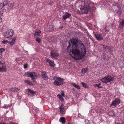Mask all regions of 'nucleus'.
<instances>
[{
	"label": "nucleus",
	"mask_w": 124,
	"mask_h": 124,
	"mask_svg": "<svg viewBox=\"0 0 124 124\" xmlns=\"http://www.w3.org/2000/svg\"><path fill=\"white\" fill-rule=\"evenodd\" d=\"M94 86H97L98 87V85L97 84H95V85H94Z\"/></svg>",
	"instance_id": "79ce46f5"
},
{
	"label": "nucleus",
	"mask_w": 124,
	"mask_h": 124,
	"mask_svg": "<svg viewBox=\"0 0 124 124\" xmlns=\"http://www.w3.org/2000/svg\"><path fill=\"white\" fill-rule=\"evenodd\" d=\"M0 124H2V123L0 122Z\"/></svg>",
	"instance_id": "c03bdc74"
},
{
	"label": "nucleus",
	"mask_w": 124,
	"mask_h": 124,
	"mask_svg": "<svg viewBox=\"0 0 124 124\" xmlns=\"http://www.w3.org/2000/svg\"><path fill=\"white\" fill-rule=\"evenodd\" d=\"M31 72H26L23 75L24 76H27V77H30L31 75Z\"/></svg>",
	"instance_id": "393cba45"
},
{
	"label": "nucleus",
	"mask_w": 124,
	"mask_h": 124,
	"mask_svg": "<svg viewBox=\"0 0 124 124\" xmlns=\"http://www.w3.org/2000/svg\"><path fill=\"white\" fill-rule=\"evenodd\" d=\"M41 31L39 30H37L35 31V36H39L41 33Z\"/></svg>",
	"instance_id": "a211bd4d"
},
{
	"label": "nucleus",
	"mask_w": 124,
	"mask_h": 124,
	"mask_svg": "<svg viewBox=\"0 0 124 124\" xmlns=\"http://www.w3.org/2000/svg\"><path fill=\"white\" fill-rule=\"evenodd\" d=\"M46 62H48L50 66L51 67H54L55 66V64L54 63L53 61L48 59L46 60Z\"/></svg>",
	"instance_id": "9b49d317"
},
{
	"label": "nucleus",
	"mask_w": 124,
	"mask_h": 124,
	"mask_svg": "<svg viewBox=\"0 0 124 124\" xmlns=\"http://www.w3.org/2000/svg\"><path fill=\"white\" fill-rule=\"evenodd\" d=\"M60 112L61 114H64L65 112L64 108V105L62 104L59 108Z\"/></svg>",
	"instance_id": "ddd939ff"
},
{
	"label": "nucleus",
	"mask_w": 124,
	"mask_h": 124,
	"mask_svg": "<svg viewBox=\"0 0 124 124\" xmlns=\"http://www.w3.org/2000/svg\"><path fill=\"white\" fill-rule=\"evenodd\" d=\"M101 58L105 60H108L109 59L110 57L106 54H103L101 56Z\"/></svg>",
	"instance_id": "4468645a"
},
{
	"label": "nucleus",
	"mask_w": 124,
	"mask_h": 124,
	"mask_svg": "<svg viewBox=\"0 0 124 124\" xmlns=\"http://www.w3.org/2000/svg\"><path fill=\"white\" fill-rule=\"evenodd\" d=\"M71 14L67 12H66L63 16V19L64 20L69 18Z\"/></svg>",
	"instance_id": "f8f14e48"
},
{
	"label": "nucleus",
	"mask_w": 124,
	"mask_h": 124,
	"mask_svg": "<svg viewBox=\"0 0 124 124\" xmlns=\"http://www.w3.org/2000/svg\"><path fill=\"white\" fill-rule=\"evenodd\" d=\"M68 124H71V123H68Z\"/></svg>",
	"instance_id": "a18cd8bd"
},
{
	"label": "nucleus",
	"mask_w": 124,
	"mask_h": 124,
	"mask_svg": "<svg viewBox=\"0 0 124 124\" xmlns=\"http://www.w3.org/2000/svg\"><path fill=\"white\" fill-rule=\"evenodd\" d=\"M61 96L62 97H64V94L63 92H62L61 93Z\"/></svg>",
	"instance_id": "58836bf2"
},
{
	"label": "nucleus",
	"mask_w": 124,
	"mask_h": 124,
	"mask_svg": "<svg viewBox=\"0 0 124 124\" xmlns=\"http://www.w3.org/2000/svg\"><path fill=\"white\" fill-rule=\"evenodd\" d=\"M31 74L30 77L32 80H34L37 78V76L36 73L35 72H31Z\"/></svg>",
	"instance_id": "1a4fd4ad"
},
{
	"label": "nucleus",
	"mask_w": 124,
	"mask_h": 124,
	"mask_svg": "<svg viewBox=\"0 0 124 124\" xmlns=\"http://www.w3.org/2000/svg\"><path fill=\"white\" fill-rule=\"evenodd\" d=\"M120 102V100L118 99H116L112 103V104L110 105V107L113 106V107L116 106L118 105Z\"/></svg>",
	"instance_id": "0eeeda50"
},
{
	"label": "nucleus",
	"mask_w": 124,
	"mask_h": 124,
	"mask_svg": "<svg viewBox=\"0 0 124 124\" xmlns=\"http://www.w3.org/2000/svg\"><path fill=\"white\" fill-rule=\"evenodd\" d=\"M71 84L78 89H80L79 86L77 84L75 83H72Z\"/></svg>",
	"instance_id": "aec40b11"
},
{
	"label": "nucleus",
	"mask_w": 124,
	"mask_h": 124,
	"mask_svg": "<svg viewBox=\"0 0 124 124\" xmlns=\"http://www.w3.org/2000/svg\"><path fill=\"white\" fill-rule=\"evenodd\" d=\"M2 42L3 44H6L8 43H9V41L7 40H4L2 41Z\"/></svg>",
	"instance_id": "c85d7f7f"
},
{
	"label": "nucleus",
	"mask_w": 124,
	"mask_h": 124,
	"mask_svg": "<svg viewBox=\"0 0 124 124\" xmlns=\"http://www.w3.org/2000/svg\"><path fill=\"white\" fill-rule=\"evenodd\" d=\"M16 39V38H14L12 39V40L11 41H9V43L11 45L14 44L15 42Z\"/></svg>",
	"instance_id": "412c9836"
},
{
	"label": "nucleus",
	"mask_w": 124,
	"mask_h": 124,
	"mask_svg": "<svg viewBox=\"0 0 124 124\" xmlns=\"http://www.w3.org/2000/svg\"><path fill=\"white\" fill-rule=\"evenodd\" d=\"M3 16V14L1 13L0 14V23L2 21V17Z\"/></svg>",
	"instance_id": "72a5a7b5"
},
{
	"label": "nucleus",
	"mask_w": 124,
	"mask_h": 124,
	"mask_svg": "<svg viewBox=\"0 0 124 124\" xmlns=\"http://www.w3.org/2000/svg\"><path fill=\"white\" fill-rule=\"evenodd\" d=\"M24 82L26 83H28V84L30 85H33L32 83L30 81L28 80H25Z\"/></svg>",
	"instance_id": "5701e85b"
},
{
	"label": "nucleus",
	"mask_w": 124,
	"mask_h": 124,
	"mask_svg": "<svg viewBox=\"0 0 124 124\" xmlns=\"http://www.w3.org/2000/svg\"><path fill=\"white\" fill-rule=\"evenodd\" d=\"M83 3L84 7H81L80 8V10L79 11V13L81 14H87L90 12L91 9V8L90 7V4L86 1H84Z\"/></svg>",
	"instance_id": "f03ea898"
},
{
	"label": "nucleus",
	"mask_w": 124,
	"mask_h": 124,
	"mask_svg": "<svg viewBox=\"0 0 124 124\" xmlns=\"http://www.w3.org/2000/svg\"><path fill=\"white\" fill-rule=\"evenodd\" d=\"M63 124V123H62V124Z\"/></svg>",
	"instance_id": "de8ad7c7"
},
{
	"label": "nucleus",
	"mask_w": 124,
	"mask_h": 124,
	"mask_svg": "<svg viewBox=\"0 0 124 124\" xmlns=\"http://www.w3.org/2000/svg\"><path fill=\"white\" fill-rule=\"evenodd\" d=\"M57 97L59 98L60 100H63V98L59 94H58L57 95Z\"/></svg>",
	"instance_id": "2f4dec72"
},
{
	"label": "nucleus",
	"mask_w": 124,
	"mask_h": 124,
	"mask_svg": "<svg viewBox=\"0 0 124 124\" xmlns=\"http://www.w3.org/2000/svg\"><path fill=\"white\" fill-rule=\"evenodd\" d=\"M81 84L85 88H87L88 87V86L84 82H82Z\"/></svg>",
	"instance_id": "a878e982"
},
{
	"label": "nucleus",
	"mask_w": 124,
	"mask_h": 124,
	"mask_svg": "<svg viewBox=\"0 0 124 124\" xmlns=\"http://www.w3.org/2000/svg\"><path fill=\"white\" fill-rule=\"evenodd\" d=\"M101 85V84L99 83L98 85V87L99 88H101L102 87V86H100V85Z\"/></svg>",
	"instance_id": "4c0bfd02"
},
{
	"label": "nucleus",
	"mask_w": 124,
	"mask_h": 124,
	"mask_svg": "<svg viewBox=\"0 0 124 124\" xmlns=\"http://www.w3.org/2000/svg\"><path fill=\"white\" fill-rule=\"evenodd\" d=\"M15 3L14 2H12L10 3L9 4V6L11 8H13L15 6Z\"/></svg>",
	"instance_id": "b1692460"
},
{
	"label": "nucleus",
	"mask_w": 124,
	"mask_h": 124,
	"mask_svg": "<svg viewBox=\"0 0 124 124\" xmlns=\"http://www.w3.org/2000/svg\"><path fill=\"white\" fill-rule=\"evenodd\" d=\"M124 27V19L122 20V22L119 24V29L122 30Z\"/></svg>",
	"instance_id": "2eb2a0df"
},
{
	"label": "nucleus",
	"mask_w": 124,
	"mask_h": 124,
	"mask_svg": "<svg viewBox=\"0 0 124 124\" xmlns=\"http://www.w3.org/2000/svg\"><path fill=\"white\" fill-rule=\"evenodd\" d=\"M95 38L98 40H101L103 39V37L101 34H97L95 35Z\"/></svg>",
	"instance_id": "6e6552de"
},
{
	"label": "nucleus",
	"mask_w": 124,
	"mask_h": 124,
	"mask_svg": "<svg viewBox=\"0 0 124 124\" xmlns=\"http://www.w3.org/2000/svg\"><path fill=\"white\" fill-rule=\"evenodd\" d=\"M27 64H25L24 65V68H27Z\"/></svg>",
	"instance_id": "ea45409f"
},
{
	"label": "nucleus",
	"mask_w": 124,
	"mask_h": 124,
	"mask_svg": "<svg viewBox=\"0 0 124 124\" xmlns=\"http://www.w3.org/2000/svg\"><path fill=\"white\" fill-rule=\"evenodd\" d=\"M2 70V68H1V67H0V71H3V70Z\"/></svg>",
	"instance_id": "a19ab883"
},
{
	"label": "nucleus",
	"mask_w": 124,
	"mask_h": 124,
	"mask_svg": "<svg viewBox=\"0 0 124 124\" xmlns=\"http://www.w3.org/2000/svg\"><path fill=\"white\" fill-rule=\"evenodd\" d=\"M5 66H2L1 67L2 69L3 70V71H6V69L5 68Z\"/></svg>",
	"instance_id": "473e14b6"
},
{
	"label": "nucleus",
	"mask_w": 124,
	"mask_h": 124,
	"mask_svg": "<svg viewBox=\"0 0 124 124\" xmlns=\"http://www.w3.org/2000/svg\"><path fill=\"white\" fill-rule=\"evenodd\" d=\"M10 124H12V123H10Z\"/></svg>",
	"instance_id": "49530a36"
},
{
	"label": "nucleus",
	"mask_w": 124,
	"mask_h": 124,
	"mask_svg": "<svg viewBox=\"0 0 124 124\" xmlns=\"http://www.w3.org/2000/svg\"><path fill=\"white\" fill-rule=\"evenodd\" d=\"M87 69L84 68L82 69V72L83 74H84L87 71Z\"/></svg>",
	"instance_id": "bb28decb"
},
{
	"label": "nucleus",
	"mask_w": 124,
	"mask_h": 124,
	"mask_svg": "<svg viewBox=\"0 0 124 124\" xmlns=\"http://www.w3.org/2000/svg\"><path fill=\"white\" fill-rule=\"evenodd\" d=\"M51 56L54 58L58 56V54L54 52H51Z\"/></svg>",
	"instance_id": "dca6fc26"
},
{
	"label": "nucleus",
	"mask_w": 124,
	"mask_h": 124,
	"mask_svg": "<svg viewBox=\"0 0 124 124\" xmlns=\"http://www.w3.org/2000/svg\"><path fill=\"white\" fill-rule=\"evenodd\" d=\"M53 79L55 80L54 82V84L59 85H62L63 84V82L62 79L59 78L57 77H54L53 78Z\"/></svg>",
	"instance_id": "20e7f679"
},
{
	"label": "nucleus",
	"mask_w": 124,
	"mask_h": 124,
	"mask_svg": "<svg viewBox=\"0 0 124 124\" xmlns=\"http://www.w3.org/2000/svg\"><path fill=\"white\" fill-rule=\"evenodd\" d=\"M59 121L61 123L65 124V118L63 117H61Z\"/></svg>",
	"instance_id": "6ab92c4d"
},
{
	"label": "nucleus",
	"mask_w": 124,
	"mask_h": 124,
	"mask_svg": "<svg viewBox=\"0 0 124 124\" xmlns=\"http://www.w3.org/2000/svg\"><path fill=\"white\" fill-rule=\"evenodd\" d=\"M14 33V31L13 30H8L6 32L5 37L7 38H9L12 36Z\"/></svg>",
	"instance_id": "39448f33"
},
{
	"label": "nucleus",
	"mask_w": 124,
	"mask_h": 124,
	"mask_svg": "<svg viewBox=\"0 0 124 124\" xmlns=\"http://www.w3.org/2000/svg\"><path fill=\"white\" fill-rule=\"evenodd\" d=\"M10 106V105H9L5 104L2 107L4 108H7L9 107Z\"/></svg>",
	"instance_id": "c756f323"
},
{
	"label": "nucleus",
	"mask_w": 124,
	"mask_h": 124,
	"mask_svg": "<svg viewBox=\"0 0 124 124\" xmlns=\"http://www.w3.org/2000/svg\"><path fill=\"white\" fill-rule=\"evenodd\" d=\"M114 8L115 12L118 15H120L121 14L122 10L120 6H114Z\"/></svg>",
	"instance_id": "423d86ee"
},
{
	"label": "nucleus",
	"mask_w": 124,
	"mask_h": 124,
	"mask_svg": "<svg viewBox=\"0 0 124 124\" xmlns=\"http://www.w3.org/2000/svg\"><path fill=\"white\" fill-rule=\"evenodd\" d=\"M107 48L108 49L107 51H108L111 52L112 50V49L108 46H107Z\"/></svg>",
	"instance_id": "cd10ccee"
},
{
	"label": "nucleus",
	"mask_w": 124,
	"mask_h": 124,
	"mask_svg": "<svg viewBox=\"0 0 124 124\" xmlns=\"http://www.w3.org/2000/svg\"><path fill=\"white\" fill-rule=\"evenodd\" d=\"M107 46H103V49L104 51H107L108 49L107 48Z\"/></svg>",
	"instance_id": "f704fd0d"
},
{
	"label": "nucleus",
	"mask_w": 124,
	"mask_h": 124,
	"mask_svg": "<svg viewBox=\"0 0 124 124\" xmlns=\"http://www.w3.org/2000/svg\"><path fill=\"white\" fill-rule=\"evenodd\" d=\"M42 78L44 80L48 79V77L46 72L45 71L41 72Z\"/></svg>",
	"instance_id": "9d476101"
},
{
	"label": "nucleus",
	"mask_w": 124,
	"mask_h": 124,
	"mask_svg": "<svg viewBox=\"0 0 124 124\" xmlns=\"http://www.w3.org/2000/svg\"><path fill=\"white\" fill-rule=\"evenodd\" d=\"M5 50V49L3 48H0V52L2 53Z\"/></svg>",
	"instance_id": "c9c22d12"
},
{
	"label": "nucleus",
	"mask_w": 124,
	"mask_h": 124,
	"mask_svg": "<svg viewBox=\"0 0 124 124\" xmlns=\"http://www.w3.org/2000/svg\"><path fill=\"white\" fill-rule=\"evenodd\" d=\"M36 40L38 43H40L41 42V40L40 39L37 38L36 39Z\"/></svg>",
	"instance_id": "e433bc0d"
},
{
	"label": "nucleus",
	"mask_w": 124,
	"mask_h": 124,
	"mask_svg": "<svg viewBox=\"0 0 124 124\" xmlns=\"http://www.w3.org/2000/svg\"><path fill=\"white\" fill-rule=\"evenodd\" d=\"M115 124H120V123H115Z\"/></svg>",
	"instance_id": "37998d69"
},
{
	"label": "nucleus",
	"mask_w": 124,
	"mask_h": 124,
	"mask_svg": "<svg viewBox=\"0 0 124 124\" xmlns=\"http://www.w3.org/2000/svg\"><path fill=\"white\" fill-rule=\"evenodd\" d=\"M6 4H4V3H1L0 4V9H2L3 7Z\"/></svg>",
	"instance_id": "7c9ffc66"
},
{
	"label": "nucleus",
	"mask_w": 124,
	"mask_h": 124,
	"mask_svg": "<svg viewBox=\"0 0 124 124\" xmlns=\"http://www.w3.org/2000/svg\"><path fill=\"white\" fill-rule=\"evenodd\" d=\"M10 90L12 92H17L20 90V89L16 87H13Z\"/></svg>",
	"instance_id": "f3484780"
},
{
	"label": "nucleus",
	"mask_w": 124,
	"mask_h": 124,
	"mask_svg": "<svg viewBox=\"0 0 124 124\" xmlns=\"http://www.w3.org/2000/svg\"><path fill=\"white\" fill-rule=\"evenodd\" d=\"M27 90L31 93L32 94H34L36 93V91H34L33 90H31L30 89L28 88Z\"/></svg>",
	"instance_id": "4be33fe9"
},
{
	"label": "nucleus",
	"mask_w": 124,
	"mask_h": 124,
	"mask_svg": "<svg viewBox=\"0 0 124 124\" xmlns=\"http://www.w3.org/2000/svg\"><path fill=\"white\" fill-rule=\"evenodd\" d=\"M114 79V77L108 75L102 79L101 81L103 83H106L113 81Z\"/></svg>",
	"instance_id": "7ed1b4c3"
},
{
	"label": "nucleus",
	"mask_w": 124,
	"mask_h": 124,
	"mask_svg": "<svg viewBox=\"0 0 124 124\" xmlns=\"http://www.w3.org/2000/svg\"><path fill=\"white\" fill-rule=\"evenodd\" d=\"M68 51L75 60L81 59L86 53V50L84 45L81 42H78L77 39H72L69 41V45L67 47Z\"/></svg>",
	"instance_id": "f257e3e1"
}]
</instances>
